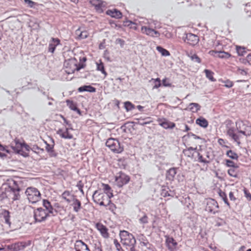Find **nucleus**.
Masks as SVG:
<instances>
[{"mask_svg": "<svg viewBox=\"0 0 251 251\" xmlns=\"http://www.w3.org/2000/svg\"><path fill=\"white\" fill-rule=\"evenodd\" d=\"M21 188L18 181L9 178L3 183L0 189V201L4 199H11L13 201L20 199Z\"/></svg>", "mask_w": 251, "mask_h": 251, "instance_id": "1", "label": "nucleus"}, {"mask_svg": "<svg viewBox=\"0 0 251 251\" xmlns=\"http://www.w3.org/2000/svg\"><path fill=\"white\" fill-rule=\"evenodd\" d=\"M25 194L29 202L35 203L41 199V194L38 190L34 187H28Z\"/></svg>", "mask_w": 251, "mask_h": 251, "instance_id": "2", "label": "nucleus"}, {"mask_svg": "<svg viewBox=\"0 0 251 251\" xmlns=\"http://www.w3.org/2000/svg\"><path fill=\"white\" fill-rule=\"evenodd\" d=\"M121 243L126 246L136 245V241L134 236L128 232L123 230L120 234Z\"/></svg>", "mask_w": 251, "mask_h": 251, "instance_id": "3", "label": "nucleus"}, {"mask_svg": "<svg viewBox=\"0 0 251 251\" xmlns=\"http://www.w3.org/2000/svg\"><path fill=\"white\" fill-rule=\"evenodd\" d=\"M64 66L66 67L65 72L68 74H73L75 71H78L82 67L77 65V60L75 58H71L66 61Z\"/></svg>", "mask_w": 251, "mask_h": 251, "instance_id": "4", "label": "nucleus"}, {"mask_svg": "<svg viewBox=\"0 0 251 251\" xmlns=\"http://www.w3.org/2000/svg\"><path fill=\"white\" fill-rule=\"evenodd\" d=\"M105 145L106 147L115 153H121L124 150L123 147L121 146L120 142L116 139H108L106 142Z\"/></svg>", "mask_w": 251, "mask_h": 251, "instance_id": "5", "label": "nucleus"}, {"mask_svg": "<svg viewBox=\"0 0 251 251\" xmlns=\"http://www.w3.org/2000/svg\"><path fill=\"white\" fill-rule=\"evenodd\" d=\"M235 124L239 133H241L246 136L251 135V126H250L246 125L241 121H237Z\"/></svg>", "mask_w": 251, "mask_h": 251, "instance_id": "6", "label": "nucleus"}, {"mask_svg": "<svg viewBox=\"0 0 251 251\" xmlns=\"http://www.w3.org/2000/svg\"><path fill=\"white\" fill-rule=\"evenodd\" d=\"M49 214L43 208H38L34 211V218L36 222H42L46 220Z\"/></svg>", "mask_w": 251, "mask_h": 251, "instance_id": "7", "label": "nucleus"}, {"mask_svg": "<svg viewBox=\"0 0 251 251\" xmlns=\"http://www.w3.org/2000/svg\"><path fill=\"white\" fill-rule=\"evenodd\" d=\"M129 179V177L122 172L117 173L115 176V181L119 187H122L123 185L127 184Z\"/></svg>", "mask_w": 251, "mask_h": 251, "instance_id": "8", "label": "nucleus"}, {"mask_svg": "<svg viewBox=\"0 0 251 251\" xmlns=\"http://www.w3.org/2000/svg\"><path fill=\"white\" fill-rule=\"evenodd\" d=\"M219 205L217 202L213 199H208L207 200L205 210L213 214L218 212Z\"/></svg>", "mask_w": 251, "mask_h": 251, "instance_id": "9", "label": "nucleus"}, {"mask_svg": "<svg viewBox=\"0 0 251 251\" xmlns=\"http://www.w3.org/2000/svg\"><path fill=\"white\" fill-rule=\"evenodd\" d=\"M92 199L95 203L99 204L101 206H106L103 201L105 199H108V197L104 193H99L98 191H95L92 196Z\"/></svg>", "mask_w": 251, "mask_h": 251, "instance_id": "10", "label": "nucleus"}, {"mask_svg": "<svg viewBox=\"0 0 251 251\" xmlns=\"http://www.w3.org/2000/svg\"><path fill=\"white\" fill-rule=\"evenodd\" d=\"M141 31L143 34H145L148 36L152 37H158L160 36V33L158 31L155 30L150 26L143 25L141 27Z\"/></svg>", "mask_w": 251, "mask_h": 251, "instance_id": "11", "label": "nucleus"}, {"mask_svg": "<svg viewBox=\"0 0 251 251\" xmlns=\"http://www.w3.org/2000/svg\"><path fill=\"white\" fill-rule=\"evenodd\" d=\"M15 146H13L12 145L11 146L12 149L13 150V151L18 153H20V152L21 151V149L22 148H25V149L27 151H29L30 148L28 145L25 143H22L20 142L18 140H15Z\"/></svg>", "mask_w": 251, "mask_h": 251, "instance_id": "12", "label": "nucleus"}, {"mask_svg": "<svg viewBox=\"0 0 251 251\" xmlns=\"http://www.w3.org/2000/svg\"><path fill=\"white\" fill-rule=\"evenodd\" d=\"M183 38L185 42L192 46L197 44L199 41L198 37L191 33H187L185 37H183Z\"/></svg>", "mask_w": 251, "mask_h": 251, "instance_id": "13", "label": "nucleus"}, {"mask_svg": "<svg viewBox=\"0 0 251 251\" xmlns=\"http://www.w3.org/2000/svg\"><path fill=\"white\" fill-rule=\"evenodd\" d=\"M69 129H73L71 127H66L65 130L60 128L56 131V133L62 138L65 139H72L73 138V135L69 132Z\"/></svg>", "mask_w": 251, "mask_h": 251, "instance_id": "14", "label": "nucleus"}, {"mask_svg": "<svg viewBox=\"0 0 251 251\" xmlns=\"http://www.w3.org/2000/svg\"><path fill=\"white\" fill-rule=\"evenodd\" d=\"M227 134L235 142L237 143L238 146H239L241 144L240 139V135L235 133V130L234 128L230 127L227 130Z\"/></svg>", "mask_w": 251, "mask_h": 251, "instance_id": "15", "label": "nucleus"}, {"mask_svg": "<svg viewBox=\"0 0 251 251\" xmlns=\"http://www.w3.org/2000/svg\"><path fill=\"white\" fill-rule=\"evenodd\" d=\"M75 251H90L88 246L81 240H77L75 243Z\"/></svg>", "mask_w": 251, "mask_h": 251, "instance_id": "16", "label": "nucleus"}, {"mask_svg": "<svg viewBox=\"0 0 251 251\" xmlns=\"http://www.w3.org/2000/svg\"><path fill=\"white\" fill-rule=\"evenodd\" d=\"M96 228L100 232L101 235L104 238H108L109 234L108 232L107 227L101 223H97L96 224Z\"/></svg>", "mask_w": 251, "mask_h": 251, "instance_id": "17", "label": "nucleus"}, {"mask_svg": "<svg viewBox=\"0 0 251 251\" xmlns=\"http://www.w3.org/2000/svg\"><path fill=\"white\" fill-rule=\"evenodd\" d=\"M166 243L168 249L171 251H176L177 243L172 237H167L166 239Z\"/></svg>", "mask_w": 251, "mask_h": 251, "instance_id": "18", "label": "nucleus"}, {"mask_svg": "<svg viewBox=\"0 0 251 251\" xmlns=\"http://www.w3.org/2000/svg\"><path fill=\"white\" fill-rule=\"evenodd\" d=\"M60 41L58 38H52L49 45L48 50L49 52L53 53L56 46L60 44Z\"/></svg>", "mask_w": 251, "mask_h": 251, "instance_id": "19", "label": "nucleus"}, {"mask_svg": "<svg viewBox=\"0 0 251 251\" xmlns=\"http://www.w3.org/2000/svg\"><path fill=\"white\" fill-rule=\"evenodd\" d=\"M158 121L159 122V125L165 129H172L176 126L174 123L170 122L166 119H164L163 121L161 119H158Z\"/></svg>", "mask_w": 251, "mask_h": 251, "instance_id": "20", "label": "nucleus"}, {"mask_svg": "<svg viewBox=\"0 0 251 251\" xmlns=\"http://www.w3.org/2000/svg\"><path fill=\"white\" fill-rule=\"evenodd\" d=\"M90 3L95 7L96 9L100 12L103 11L102 8L105 6L104 2L100 0H90Z\"/></svg>", "mask_w": 251, "mask_h": 251, "instance_id": "21", "label": "nucleus"}, {"mask_svg": "<svg viewBox=\"0 0 251 251\" xmlns=\"http://www.w3.org/2000/svg\"><path fill=\"white\" fill-rule=\"evenodd\" d=\"M72 202L71 205L73 207L74 211L76 213L78 212L82 208L81 201L75 197L72 200Z\"/></svg>", "mask_w": 251, "mask_h": 251, "instance_id": "22", "label": "nucleus"}, {"mask_svg": "<svg viewBox=\"0 0 251 251\" xmlns=\"http://www.w3.org/2000/svg\"><path fill=\"white\" fill-rule=\"evenodd\" d=\"M27 244L25 242H17L13 244V251H19L24 250Z\"/></svg>", "mask_w": 251, "mask_h": 251, "instance_id": "23", "label": "nucleus"}, {"mask_svg": "<svg viewBox=\"0 0 251 251\" xmlns=\"http://www.w3.org/2000/svg\"><path fill=\"white\" fill-rule=\"evenodd\" d=\"M75 196L71 194L69 191H65L61 195V198L68 203L72 202V200Z\"/></svg>", "mask_w": 251, "mask_h": 251, "instance_id": "24", "label": "nucleus"}, {"mask_svg": "<svg viewBox=\"0 0 251 251\" xmlns=\"http://www.w3.org/2000/svg\"><path fill=\"white\" fill-rule=\"evenodd\" d=\"M75 35L79 39H83L86 38L88 36V33L85 30H82L79 28L75 31Z\"/></svg>", "mask_w": 251, "mask_h": 251, "instance_id": "25", "label": "nucleus"}, {"mask_svg": "<svg viewBox=\"0 0 251 251\" xmlns=\"http://www.w3.org/2000/svg\"><path fill=\"white\" fill-rule=\"evenodd\" d=\"M106 14L113 18L119 19L122 17L121 12L116 9L113 10H108L106 11Z\"/></svg>", "mask_w": 251, "mask_h": 251, "instance_id": "26", "label": "nucleus"}, {"mask_svg": "<svg viewBox=\"0 0 251 251\" xmlns=\"http://www.w3.org/2000/svg\"><path fill=\"white\" fill-rule=\"evenodd\" d=\"M78 91L79 92H88L94 93L96 91V89L91 85H83L78 88Z\"/></svg>", "mask_w": 251, "mask_h": 251, "instance_id": "27", "label": "nucleus"}, {"mask_svg": "<svg viewBox=\"0 0 251 251\" xmlns=\"http://www.w3.org/2000/svg\"><path fill=\"white\" fill-rule=\"evenodd\" d=\"M9 214V212L5 209H3L1 213L2 216L3 217L5 223L10 226L11 225V223L10 222Z\"/></svg>", "mask_w": 251, "mask_h": 251, "instance_id": "28", "label": "nucleus"}, {"mask_svg": "<svg viewBox=\"0 0 251 251\" xmlns=\"http://www.w3.org/2000/svg\"><path fill=\"white\" fill-rule=\"evenodd\" d=\"M43 205L46 208V210L48 211V214H53V208L51 206L50 202L46 200H44L43 201Z\"/></svg>", "mask_w": 251, "mask_h": 251, "instance_id": "29", "label": "nucleus"}, {"mask_svg": "<svg viewBox=\"0 0 251 251\" xmlns=\"http://www.w3.org/2000/svg\"><path fill=\"white\" fill-rule=\"evenodd\" d=\"M176 174V169L175 168H171L167 172V178L170 180H172L174 179Z\"/></svg>", "mask_w": 251, "mask_h": 251, "instance_id": "30", "label": "nucleus"}, {"mask_svg": "<svg viewBox=\"0 0 251 251\" xmlns=\"http://www.w3.org/2000/svg\"><path fill=\"white\" fill-rule=\"evenodd\" d=\"M103 189L107 196L108 199H111L113 196V193L111 191V187L108 184H102Z\"/></svg>", "mask_w": 251, "mask_h": 251, "instance_id": "31", "label": "nucleus"}, {"mask_svg": "<svg viewBox=\"0 0 251 251\" xmlns=\"http://www.w3.org/2000/svg\"><path fill=\"white\" fill-rule=\"evenodd\" d=\"M196 123L202 127H206L208 125L207 121L203 117L197 119Z\"/></svg>", "mask_w": 251, "mask_h": 251, "instance_id": "32", "label": "nucleus"}, {"mask_svg": "<svg viewBox=\"0 0 251 251\" xmlns=\"http://www.w3.org/2000/svg\"><path fill=\"white\" fill-rule=\"evenodd\" d=\"M46 150L49 153L50 156H55L56 154L53 150V145H50L47 142H46Z\"/></svg>", "mask_w": 251, "mask_h": 251, "instance_id": "33", "label": "nucleus"}, {"mask_svg": "<svg viewBox=\"0 0 251 251\" xmlns=\"http://www.w3.org/2000/svg\"><path fill=\"white\" fill-rule=\"evenodd\" d=\"M97 70L100 71L102 74H103L104 75V76L105 77L107 74L105 71L104 67L103 65V63L101 61V60H100V63L97 62Z\"/></svg>", "mask_w": 251, "mask_h": 251, "instance_id": "34", "label": "nucleus"}, {"mask_svg": "<svg viewBox=\"0 0 251 251\" xmlns=\"http://www.w3.org/2000/svg\"><path fill=\"white\" fill-rule=\"evenodd\" d=\"M189 107L193 112H197L201 109V106L197 103H190Z\"/></svg>", "mask_w": 251, "mask_h": 251, "instance_id": "35", "label": "nucleus"}, {"mask_svg": "<svg viewBox=\"0 0 251 251\" xmlns=\"http://www.w3.org/2000/svg\"><path fill=\"white\" fill-rule=\"evenodd\" d=\"M226 155L232 159L238 160V154L232 150H228L226 151Z\"/></svg>", "mask_w": 251, "mask_h": 251, "instance_id": "36", "label": "nucleus"}, {"mask_svg": "<svg viewBox=\"0 0 251 251\" xmlns=\"http://www.w3.org/2000/svg\"><path fill=\"white\" fill-rule=\"evenodd\" d=\"M156 50L158 52H159L162 55L164 56H169L170 55V52L167 50L163 48L160 46H158L156 47Z\"/></svg>", "mask_w": 251, "mask_h": 251, "instance_id": "37", "label": "nucleus"}, {"mask_svg": "<svg viewBox=\"0 0 251 251\" xmlns=\"http://www.w3.org/2000/svg\"><path fill=\"white\" fill-rule=\"evenodd\" d=\"M204 72L205 73V75L207 78H208L211 81H215L216 79L213 77V73L209 70H205Z\"/></svg>", "mask_w": 251, "mask_h": 251, "instance_id": "38", "label": "nucleus"}, {"mask_svg": "<svg viewBox=\"0 0 251 251\" xmlns=\"http://www.w3.org/2000/svg\"><path fill=\"white\" fill-rule=\"evenodd\" d=\"M144 238L145 237H143L141 239H139L140 244L142 247H145L147 249H149L150 244L149 242Z\"/></svg>", "mask_w": 251, "mask_h": 251, "instance_id": "39", "label": "nucleus"}, {"mask_svg": "<svg viewBox=\"0 0 251 251\" xmlns=\"http://www.w3.org/2000/svg\"><path fill=\"white\" fill-rule=\"evenodd\" d=\"M124 107L127 111H131L134 108V105L128 101L124 103Z\"/></svg>", "mask_w": 251, "mask_h": 251, "instance_id": "40", "label": "nucleus"}, {"mask_svg": "<svg viewBox=\"0 0 251 251\" xmlns=\"http://www.w3.org/2000/svg\"><path fill=\"white\" fill-rule=\"evenodd\" d=\"M236 51L238 54L240 56H243L246 53L245 48L240 46H236Z\"/></svg>", "mask_w": 251, "mask_h": 251, "instance_id": "41", "label": "nucleus"}, {"mask_svg": "<svg viewBox=\"0 0 251 251\" xmlns=\"http://www.w3.org/2000/svg\"><path fill=\"white\" fill-rule=\"evenodd\" d=\"M237 168H231L228 170V175L232 177H237L238 176L237 172L236 169Z\"/></svg>", "mask_w": 251, "mask_h": 251, "instance_id": "42", "label": "nucleus"}, {"mask_svg": "<svg viewBox=\"0 0 251 251\" xmlns=\"http://www.w3.org/2000/svg\"><path fill=\"white\" fill-rule=\"evenodd\" d=\"M66 103L67 106L72 110L75 111L76 109V105L73 101L70 100H67Z\"/></svg>", "mask_w": 251, "mask_h": 251, "instance_id": "43", "label": "nucleus"}, {"mask_svg": "<svg viewBox=\"0 0 251 251\" xmlns=\"http://www.w3.org/2000/svg\"><path fill=\"white\" fill-rule=\"evenodd\" d=\"M226 166H227L228 167H231V168H238V166L237 165H236L233 161H232L230 160L226 159Z\"/></svg>", "mask_w": 251, "mask_h": 251, "instance_id": "44", "label": "nucleus"}, {"mask_svg": "<svg viewBox=\"0 0 251 251\" xmlns=\"http://www.w3.org/2000/svg\"><path fill=\"white\" fill-rule=\"evenodd\" d=\"M189 57L191 58V59L195 62H197L198 63H200L201 62V60L200 58L196 54L189 55Z\"/></svg>", "mask_w": 251, "mask_h": 251, "instance_id": "45", "label": "nucleus"}, {"mask_svg": "<svg viewBox=\"0 0 251 251\" xmlns=\"http://www.w3.org/2000/svg\"><path fill=\"white\" fill-rule=\"evenodd\" d=\"M139 22L142 25H144L150 26L151 24L149 20L144 18H140Z\"/></svg>", "mask_w": 251, "mask_h": 251, "instance_id": "46", "label": "nucleus"}, {"mask_svg": "<svg viewBox=\"0 0 251 251\" xmlns=\"http://www.w3.org/2000/svg\"><path fill=\"white\" fill-rule=\"evenodd\" d=\"M198 161L200 162L203 163L205 164H208L210 163L209 160H207L205 159H204L202 155L200 153H198Z\"/></svg>", "mask_w": 251, "mask_h": 251, "instance_id": "47", "label": "nucleus"}, {"mask_svg": "<svg viewBox=\"0 0 251 251\" xmlns=\"http://www.w3.org/2000/svg\"><path fill=\"white\" fill-rule=\"evenodd\" d=\"M139 221L141 224H147L148 223V217L146 214H144L143 217L139 219Z\"/></svg>", "mask_w": 251, "mask_h": 251, "instance_id": "48", "label": "nucleus"}, {"mask_svg": "<svg viewBox=\"0 0 251 251\" xmlns=\"http://www.w3.org/2000/svg\"><path fill=\"white\" fill-rule=\"evenodd\" d=\"M114 244L115 245V247L118 251H124L122 248L120 244L118 242L117 239L114 240Z\"/></svg>", "mask_w": 251, "mask_h": 251, "instance_id": "49", "label": "nucleus"}, {"mask_svg": "<svg viewBox=\"0 0 251 251\" xmlns=\"http://www.w3.org/2000/svg\"><path fill=\"white\" fill-rule=\"evenodd\" d=\"M219 56L221 58H228L230 56V54L225 51H219Z\"/></svg>", "mask_w": 251, "mask_h": 251, "instance_id": "50", "label": "nucleus"}, {"mask_svg": "<svg viewBox=\"0 0 251 251\" xmlns=\"http://www.w3.org/2000/svg\"><path fill=\"white\" fill-rule=\"evenodd\" d=\"M226 224V222L221 219H218L216 221L215 226H221Z\"/></svg>", "mask_w": 251, "mask_h": 251, "instance_id": "51", "label": "nucleus"}, {"mask_svg": "<svg viewBox=\"0 0 251 251\" xmlns=\"http://www.w3.org/2000/svg\"><path fill=\"white\" fill-rule=\"evenodd\" d=\"M25 3L27 5V6L30 8H32L34 7V5L35 4V3L31 0H24Z\"/></svg>", "mask_w": 251, "mask_h": 251, "instance_id": "52", "label": "nucleus"}, {"mask_svg": "<svg viewBox=\"0 0 251 251\" xmlns=\"http://www.w3.org/2000/svg\"><path fill=\"white\" fill-rule=\"evenodd\" d=\"M244 192L245 196L247 198V199L248 201H251V194L249 192L248 190H247L246 189H245L244 190Z\"/></svg>", "mask_w": 251, "mask_h": 251, "instance_id": "53", "label": "nucleus"}, {"mask_svg": "<svg viewBox=\"0 0 251 251\" xmlns=\"http://www.w3.org/2000/svg\"><path fill=\"white\" fill-rule=\"evenodd\" d=\"M224 82V86L228 88L232 87L233 85V82L229 80H227L225 81Z\"/></svg>", "mask_w": 251, "mask_h": 251, "instance_id": "54", "label": "nucleus"}, {"mask_svg": "<svg viewBox=\"0 0 251 251\" xmlns=\"http://www.w3.org/2000/svg\"><path fill=\"white\" fill-rule=\"evenodd\" d=\"M0 151H5L7 153H10V151L8 149V147L7 146H3L1 144L0 145Z\"/></svg>", "mask_w": 251, "mask_h": 251, "instance_id": "55", "label": "nucleus"}, {"mask_svg": "<svg viewBox=\"0 0 251 251\" xmlns=\"http://www.w3.org/2000/svg\"><path fill=\"white\" fill-rule=\"evenodd\" d=\"M183 152L184 154L187 156L190 157V156L193 155V153L192 152L189 151V150L186 149L183 151Z\"/></svg>", "mask_w": 251, "mask_h": 251, "instance_id": "56", "label": "nucleus"}, {"mask_svg": "<svg viewBox=\"0 0 251 251\" xmlns=\"http://www.w3.org/2000/svg\"><path fill=\"white\" fill-rule=\"evenodd\" d=\"M162 84H163V86H164L165 87L170 86H171V84L168 81H167L166 78H164V79H163V80H162Z\"/></svg>", "mask_w": 251, "mask_h": 251, "instance_id": "57", "label": "nucleus"}, {"mask_svg": "<svg viewBox=\"0 0 251 251\" xmlns=\"http://www.w3.org/2000/svg\"><path fill=\"white\" fill-rule=\"evenodd\" d=\"M218 194H219V196L222 199L223 197H225V196H226V193L222 191L221 189H219L218 190Z\"/></svg>", "mask_w": 251, "mask_h": 251, "instance_id": "58", "label": "nucleus"}, {"mask_svg": "<svg viewBox=\"0 0 251 251\" xmlns=\"http://www.w3.org/2000/svg\"><path fill=\"white\" fill-rule=\"evenodd\" d=\"M229 197L231 201H235L236 200L235 197L234 196L233 193L230 192L229 194Z\"/></svg>", "mask_w": 251, "mask_h": 251, "instance_id": "59", "label": "nucleus"}, {"mask_svg": "<svg viewBox=\"0 0 251 251\" xmlns=\"http://www.w3.org/2000/svg\"><path fill=\"white\" fill-rule=\"evenodd\" d=\"M246 61L250 63L251 62V53H249L248 54V55L246 57Z\"/></svg>", "mask_w": 251, "mask_h": 251, "instance_id": "60", "label": "nucleus"}, {"mask_svg": "<svg viewBox=\"0 0 251 251\" xmlns=\"http://www.w3.org/2000/svg\"><path fill=\"white\" fill-rule=\"evenodd\" d=\"M6 251H13V244L6 246Z\"/></svg>", "mask_w": 251, "mask_h": 251, "instance_id": "61", "label": "nucleus"}, {"mask_svg": "<svg viewBox=\"0 0 251 251\" xmlns=\"http://www.w3.org/2000/svg\"><path fill=\"white\" fill-rule=\"evenodd\" d=\"M95 251H102V249L100 245H96Z\"/></svg>", "mask_w": 251, "mask_h": 251, "instance_id": "62", "label": "nucleus"}, {"mask_svg": "<svg viewBox=\"0 0 251 251\" xmlns=\"http://www.w3.org/2000/svg\"><path fill=\"white\" fill-rule=\"evenodd\" d=\"M222 200L224 201L225 202V203L228 206H229V203L228 201V200H227V199L226 197V195L225 196V197H223L222 198Z\"/></svg>", "mask_w": 251, "mask_h": 251, "instance_id": "63", "label": "nucleus"}, {"mask_svg": "<svg viewBox=\"0 0 251 251\" xmlns=\"http://www.w3.org/2000/svg\"><path fill=\"white\" fill-rule=\"evenodd\" d=\"M246 247L244 246H242L237 251H246Z\"/></svg>", "mask_w": 251, "mask_h": 251, "instance_id": "64", "label": "nucleus"}]
</instances>
